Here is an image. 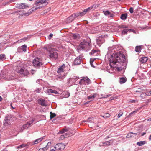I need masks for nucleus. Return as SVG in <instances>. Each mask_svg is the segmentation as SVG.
<instances>
[{"label": "nucleus", "instance_id": "1", "mask_svg": "<svg viewBox=\"0 0 151 151\" xmlns=\"http://www.w3.org/2000/svg\"><path fill=\"white\" fill-rule=\"evenodd\" d=\"M126 60L125 55L121 52L117 54H113L109 58V64L111 68H115L119 71L124 68V66L123 65Z\"/></svg>", "mask_w": 151, "mask_h": 151}, {"label": "nucleus", "instance_id": "2", "mask_svg": "<svg viewBox=\"0 0 151 151\" xmlns=\"http://www.w3.org/2000/svg\"><path fill=\"white\" fill-rule=\"evenodd\" d=\"M91 47L90 42L84 41L80 43L78 50V52L81 50L87 51L91 50Z\"/></svg>", "mask_w": 151, "mask_h": 151}, {"label": "nucleus", "instance_id": "3", "mask_svg": "<svg viewBox=\"0 0 151 151\" xmlns=\"http://www.w3.org/2000/svg\"><path fill=\"white\" fill-rule=\"evenodd\" d=\"M92 7H89L84 9L83 11L82 12H78L77 13H75L72 14L73 17L74 19L76 18H79L85 15L88 12H89L92 9Z\"/></svg>", "mask_w": 151, "mask_h": 151}, {"label": "nucleus", "instance_id": "4", "mask_svg": "<svg viewBox=\"0 0 151 151\" xmlns=\"http://www.w3.org/2000/svg\"><path fill=\"white\" fill-rule=\"evenodd\" d=\"M33 64L35 68H39L40 66L42 65V59L37 57L35 58L33 60Z\"/></svg>", "mask_w": 151, "mask_h": 151}, {"label": "nucleus", "instance_id": "5", "mask_svg": "<svg viewBox=\"0 0 151 151\" xmlns=\"http://www.w3.org/2000/svg\"><path fill=\"white\" fill-rule=\"evenodd\" d=\"M65 67V65L64 64H63L58 69L57 73L58 74L57 76L59 78L62 79L64 77L65 74L63 73V72Z\"/></svg>", "mask_w": 151, "mask_h": 151}, {"label": "nucleus", "instance_id": "6", "mask_svg": "<svg viewBox=\"0 0 151 151\" xmlns=\"http://www.w3.org/2000/svg\"><path fill=\"white\" fill-rule=\"evenodd\" d=\"M90 79L87 77H83L81 79L79 82V83L81 85H88L91 83Z\"/></svg>", "mask_w": 151, "mask_h": 151}, {"label": "nucleus", "instance_id": "7", "mask_svg": "<svg viewBox=\"0 0 151 151\" xmlns=\"http://www.w3.org/2000/svg\"><path fill=\"white\" fill-rule=\"evenodd\" d=\"M87 122L89 123L88 125L90 127L92 128V127H94L96 125V119H94L93 117L88 118L87 119Z\"/></svg>", "mask_w": 151, "mask_h": 151}, {"label": "nucleus", "instance_id": "8", "mask_svg": "<svg viewBox=\"0 0 151 151\" xmlns=\"http://www.w3.org/2000/svg\"><path fill=\"white\" fill-rule=\"evenodd\" d=\"M49 54L50 57L52 59H55L58 57V53L52 50H49Z\"/></svg>", "mask_w": 151, "mask_h": 151}, {"label": "nucleus", "instance_id": "9", "mask_svg": "<svg viewBox=\"0 0 151 151\" xmlns=\"http://www.w3.org/2000/svg\"><path fill=\"white\" fill-rule=\"evenodd\" d=\"M18 73L23 76H27L29 74V72L25 70L24 67H21L18 68L17 70Z\"/></svg>", "mask_w": 151, "mask_h": 151}, {"label": "nucleus", "instance_id": "10", "mask_svg": "<svg viewBox=\"0 0 151 151\" xmlns=\"http://www.w3.org/2000/svg\"><path fill=\"white\" fill-rule=\"evenodd\" d=\"M65 145L63 143H59L55 145L54 147L56 150H63L65 147Z\"/></svg>", "mask_w": 151, "mask_h": 151}, {"label": "nucleus", "instance_id": "11", "mask_svg": "<svg viewBox=\"0 0 151 151\" xmlns=\"http://www.w3.org/2000/svg\"><path fill=\"white\" fill-rule=\"evenodd\" d=\"M26 49H27L26 45H23L21 47L18 48L17 52L19 53L22 52H26Z\"/></svg>", "mask_w": 151, "mask_h": 151}, {"label": "nucleus", "instance_id": "12", "mask_svg": "<svg viewBox=\"0 0 151 151\" xmlns=\"http://www.w3.org/2000/svg\"><path fill=\"white\" fill-rule=\"evenodd\" d=\"M104 36L102 35L101 37H99L96 39V42L98 45L99 46H100L101 44L103 43L104 41V39L103 38Z\"/></svg>", "mask_w": 151, "mask_h": 151}, {"label": "nucleus", "instance_id": "13", "mask_svg": "<svg viewBox=\"0 0 151 151\" xmlns=\"http://www.w3.org/2000/svg\"><path fill=\"white\" fill-rule=\"evenodd\" d=\"M81 58L80 56L77 57L74 60V64L75 65L80 64L81 63Z\"/></svg>", "mask_w": 151, "mask_h": 151}, {"label": "nucleus", "instance_id": "14", "mask_svg": "<svg viewBox=\"0 0 151 151\" xmlns=\"http://www.w3.org/2000/svg\"><path fill=\"white\" fill-rule=\"evenodd\" d=\"M38 102L39 104L43 106H46L47 105L45 100L42 98H40L38 100Z\"/></svg>", "mask_w": 151, "mask_h": 151}, {"label": "nucleus", "instance_id": "15", "mask_svg": "<svg viewBox=\"0 0 151 151\" xmlns=\"http://www.w3.org/2000/svg\"><path fill=\"white\" fill-rule=\"evenodd\" d=\"M11 117L10 116H6L5 119L4 124L5 126L9 125L11 124Z\"/></svg>", "mask_w": 151, "mask_h": 151}, {"label": "nucleus", "instance_id": "16", "mask_svg": "<svg viewBox=\"0 0 151 151\" xmlns=\"http://www.w3.org/2000/svg\"><path fill=\"white\" fill-rule=\"evenodd\" d=\"M17 7L20 9H24L28 7L25 3H21L17 5Z\"/></svg>", "mask_w": 151, "mask_h": 151}, {"label": "nucleus", "instance_id": "17", "mask_svg": "<svg viewBox=\"0 0 151 151\" xmlns=\"http://www.w3.org/2000/svg\"><path fill=\"white\" fill-rule=\"evenodd\" d=\"M51 145V142H48L45 147L39 149L38 151H45V150H47L50 147Z\"/></svg>", "mask_w": 151, "mask_h": 151}, {"label": "nucleus", "instance_id": "18", "mask_svg": "<svg viewBox=\"0 0 151 151\" xmlns=\"http://www.w3.org/2000/svg\"><path fill=\"white\" fill-rule=\"evenodd\" d=\"M74 20L73 17L72 15L68 17L67 19L65 21L67 23H70L72 22Z\"/></svg>", "mask_w": 151, "mask_h": 151}, {"label": "nucleus", "instance_id": "19", "mask_svg": "<svg viewBox=\"0 0 151 151\" xmlns=\"http://www.w3.org/2000/svg\"><path fill=\"white\" fill-rule=\"evenodd\" d=\"M115 141L114 140H111L108 141H107L104 143V144L105 145H106L107 146H109L110 145L113 144V143Z\"/></svg>", "mask_w": 151, "mask_h": 151}, {"label": "nucleus", "instance_id": "20", "mask_svg": "<svg viewBox=\"0 0 151 151\" xmlns=\"http://www.w3.org/2000/svg\"><path fill=\"white\" fill-rule=\"evenodd\" d=\"M99 53V50H93L90 53V55H93L95 56L97 55Z\"/></svg>", "mask_w": 151, "mask_h": 151}, {"label": "nucleus", "instance_id": "21", "mask_svg": "<svg viewBox=\"0 0 151 151\" xmlns=\"http://www.w3.org/2000/svg\"><path fill=\"white\" fill-rule=\"evenodd\" d=\"M43 137H41L40 138H39V139H38L34 141L33 142V145H35L39 143L41 141H42L43 139Z\"/></svg>", "mask_w": 151, "mask_h": 151}, {"label": "nucleus", "instance_id": "22", "mask_svg": "<svg viewBox=\"0 0 151 151\" xmlns=\"http://www.w3.org/2000/svg\"><path fill=\"white\" fill-rule=\"evenodd\" d=\"M62 95L63 97L67 98L69 96L70 93L67 91H64L62 92Z\"/></svg>", "mask_w": 151, "mask_h": 151}, {"label": "nucleus", "instance_id": "23", "mask_svg": "<svg viewBox=\"0 0 151 151\" xmlns=\"http://www.w3.org/2000/svg\"><path fill=\"white\" fill-rule=\"evenodd\" d=\"M147 60V58L145 57H142L140 59V62L142 63H145Z\"/></svg>", "mask_w": 151, "mask_h": 151}, {"label": "nucleus", "instance_id": "24", "mask_svg": "<svg viewBox=\"0 0 151 151\" xmlns=\"http://www.w3.org/2000/svg\"><path fill=\"white\" fill-rule=\"evenodd\" d=\"M43 3H46L45 0H38L36 1L35 4L38 6L39 4H42Z\"/></svg>", "mask_w": 151, "mask_h": 151}, {"label": "nucleus", "instance_id": "25", "mask_svg": "<svg viewBox=\"0 0 151 151\" xmlns=\"http://www.w3.org/2000/svg\"><path fill=\"white\" fill-rule=\"evenodd\" d=\"M127 17V13L122 14L121 16V19L123 20H125Z\"/></svg>", "mask_w": 151, "mask_h": 151}, {"label": "nucleus", "instance_id": "26", "mask_svg": "<svg viewBox=\"0 0 151 151\" xmlns=\"http://www.w3.org/2000/svg\"><path fill=\"white\" fill-rule=\"evenodd\" d=\"M127 81V78H126L122 77L120 78L119 82L121 84L125 83Z\"/></svg>", "mask_w": 151, "mask_h": 151}, {"label": "nucleus", "instance_id": "27", "mask_svg": "<svg viewBox=\"0 0 151 151\" xmlns=\"http://www.w3.org/2000/svg\"><path fill=\"white\" fill-rule=\"evenodd\" d=\"M146 143L145 141H141L137 142V145L139 146H141L145 144Z\"/></svg>", "mask_w": 151, "mask_h": 151}, {"label": "nucleus", "instance_id": "28", "mask_svg": "<svg viewBox=\"0 0 151 151\" xmlns=\"http://www.w3.org/2000/svg\"><path fill=\"white\" fill-rule=\"evenodd\" d=\"M132 134H134L135 135L137 134V133H133L132 132L128 133L126 136V137L127 138H129L132 137Z\"/></svg>", "mask_w": 151, "mask_h": 151}, {"label": "nucleus", "instance_id": "29", "mask_svg": "<svg viewBox=\"0 0 151 151\" xmlns=\"http://www.w3.org/2000/svg\"><path fill=\"white\" fill-rule=\"evenodd\" d=\"M101 116L104 118H106L109 117L110 115L109 113H105L104 115H101Z\"/></svg>", "mask_w": 151, "mask_h": 151}, {"label": "nucleus", "instance_id": "30", "mask_svg": "<svg viewBox=\"0 0 151 151\" xmlns=\"http://www.w3.org/2000/svg\"><path fill=\"white\" fill-rule=\"evenodd\" d=\"M141 47L140 46H136L135 48V51L137 52H140Z\"/></svg>", "mask_w": 151, "mask_h": 151}, {"label": "nucleus", "instance_id": "31", "mask_svg": "<svg viewBox=\"0 0 151 151\" xmlns=\"http://www.w3.org/2000/svg\"><path fill=\"white\" fill-rule=\"evenodd\" d=\"M32 12H33V11H32V9H30L28 12H27L26 13H23V14L24 15H25L26 16H28L30 15L31 13Z\"/></svg>", "mask_w": 151, "mask_h": 151}, {"label": "nucleus", "instance_id": "32", "mask_svg": "<svg viewBox=\"0 0 151 151\" xmlns=\"http://www.w3.org/2000/svg\"><path fill=\"white\" fill-rule=\"evenodd\" d=\"M50 119H51L52 118H53L54 117H55L56 116V114H55L54 113H53L52 112H50Z\"/></svg>", "mask_w": 151, "mask_h": 151}, {"label": "nucleus", "instance_id": "33", "mask_svg": "<svg viewBox=\"0 0 151 151\" xmlns=\"http://www.w3.org/2000/svg\"><path fill=\"white\" fill-rule=\"evenodd\" d=\"M96 95V94H94L93 95H92V96L90 95V96H88V99H93L95 97Z\"/></svg>", "mask_w": 151, "mask_h": 151}, {"label": "nucleus", "instance_id": "34", "mask_svg": "<svg viewBox=\"0 0 151 151\" xmlns=\"http://www.w3.org/2000/svg\"><path fill=\"white\" fill-rule=\"evenodd\" d=\"M53 90L51 89H47L46 90V91H45V92H46L49 94L51 93H52Z\"/></svg>", "mask_w": 151, "mask_h": 151}, {"label": "nucleus", "instance_id": "35", "mask_svg": "<svg viewBox=\"0 0 151 151\" xmlns=\"http://www.w3.org/2000/svg\"><path fill=\"white\" fill-rule=\"evenodd\" d=\"M141 107H140L139 108H138V109H137L136 110H135V111H133V112H131V113H130L129 114V116H130L132 114H133L134 113H137V111L140 110L141 109Z\"/></svg>", "mask_w": 151, "mask_h": 151}, {"label": "nucleus", "instance_id": "36", "mask_svg": "<svg viewBox=\"0 0 151 151\" xmlns=\"http://www.w3.org/2000/svg\"><path fill=\"white\" fill-rule=\"evenodd\" d=\"M5 57L4 54H2L0 55V61H3L4 60V58Z\"/></svg>", "mask_w": 151, "mask_h": 151}, {"label": "nucleus", "instance_id": "37", "mask_svg": "<svg viewBox=\"0 0 151 151\" xmlns=\"http://www.w3.org/2000/svg\"><path fill=\"white\" fill-rule=\"evenodd\" d=\"M40 8L41 7L40 6H34L31 9H32V11H33L34 10H36Z\"/></svg>", "mask_w": 151, "mask_h": 151}, {"label": "nucleus", "instance_id": "38", "mask_svg": "<svg viewBox=\"0 0 151 151\" xmlns=\"http://www.w3.org/2000/svg\"><path fill=\"white\" fill-rule=\"evenodd\" d=\"M105 15H109L110 14V12L108 11H103Z\"/></svg>", "mask_w": 151, "mask_h": 151}, {"label": "nucleus", "instance_id": "39", "mask_svg": "<svg viewBox=\"0 0 151 151\" xmlns=\"http://www.w3.org/2000/svg\"><path fill=\"white\" fill-rule=\"evenodd\" d=\"M101 95L102 96V97H101L100 98H105L107 97H109L110 96H111V95H104L103 94H101Z\"/></svg>", "mask_w": 151, "mask_h": 151}, {"label": "nucleus", "instance_id": "40", "mask_svg": "<svg viewBox=\"0 0 151 151\" xmlns=\"http://www.w3.org/2000/svg\"><path fill=\"white\" fill-rule=\"evenodd\" d=\"M26 145L25 144H22L21 145H20L19 146H18L17 147V148H22L23 147H25L26 146Z\"/></svg>", "mask_w": 151, "mask_h": 151}, {"label": "nucleus", "instance_id": "41", "mask_svg": "<svg viewBox=\"0 0 151 151\" xmlns=\"http://www.w3.org/2000/svg\"><path fill=\"white\" fill-rule=\"evenodd\" d=\"M128 32V30L127 29H124L122 31V35H125L126 34L127 32Z\"/></svg>", "mask_w": 151, "mask_h": 151}, {"label": "nucleus", "instance_id": "42", "mask_svg": "<svg viewBox=\"0 0 151 151\" xmlns=\"http://www.w3.org/2000/svg\"><path fill=\"white\" fill-rule=\"evenodd\" d=\"M34 119H33L29 121V122H27V123L28 124V125H29V126L34 121Z\"/></svg>", "mask_w": 151, "mask_h": 151}, {"label": "nucleus", "instance_id": "43", "mask_svg": "<svg viewBox=\"0 0 151 151\" xmlns=\"http://www.w3.org/2000/svg\"><path fill=\"white\" fill-rule=\"evenodd\" d=\"M67 131V130L65 129H63L62 130L60 131L59 132L60 133L62 134L65 132Z\"/></svg>", "mask_w": 151, "mask_h": 151}, {"label": "nucleus", "instance_id": "44", "mask_svg": "<svg viewBox=\"0 0 151 151\" xmlns=\"http://www.w3.org/2000/svg\"><path fill=\"white\" fill-rule=\"evenodd\" d=\"M29 127V125H28V124H27H27H26L24 125L23 126V128L24 129H26V128H28Z\"/></svg>", "mask_w": 151, "mask_h": 151}, {"label": "nucleus", "instance_id": "45", "mask_svg": "<svg viewBox=\"0 0 151 151\" xmlns=\"http://www.w3.org/2000/svg\"><path fill=\"white\" fill-rule=\"evenodd\" d=\"M146 95L148 96H151V90L150 91H147L145 93Z\"/></svg>", "mask_w": 151, "mask_h": 151}, {"label": "nucleus", "instance_id": "46", "mask_svg": "<svg viewBox=\"0 0 151 151\" xmlns=\"http://www.w3.org/2000/svg\"><path fill=\"white\" fill-rule=\"evenodd\" d=\"M120 27L122 28H128V26L124 25H122L120 26Z\"/></svg>", "mask_w": 151, "mask_h": 151}, {"label": "nucleus", "instance_id": "47", "mask_svg": "<svg viewBox=\"0 0 151 151\" xmlns=\"http://www.w3.org/2000/svg\"><path fill=\"white\" fill-rule=\"evenodd\" d=\"M72 36H73V38L76 39L77 38V37H78V35L76 34H73Z\"/></svg>", "mask_w": 151, "mask_h": 151}, {"label": "nucleus", "instance_id": "48", "mask_svg": "<svg viewBox=\"0 0 151 151\" xmlns=\"http://www.w3.org/2000/svg\"><path fill=\"white\" fill-rule=\"evenodd\" d=\"M129 11L131 14L133 13V9L132 7H130L129 9Z\"/></svg>", "mask_w": 151, "mask_h": 151}, {"label": "nucleus", "instance_id": "49", "mask_svg": "<svg viewBox=\"0 0 151 151\" xmlns=\"http://www.w3.org/2000/svg\"><path fill=\"white\" fill-rule=\"evenodd\" d=\"M123 114V113L122 112H120L119 113L118 115V118H119Z\"/></svg>", "mask_w": 151, "mask_h": 151}, {"label": "nucleus", "instance_id": "50", "mask_svg": "<svg viewBox=\"0 0 151 151\" xmlns=\"http://www.w3.org/2000/svg\"><path fill=\"white\" fill-rule=\"evenodd\" d=\"M128 31L129 32H132L133 33H135V31L134 30L132 29H128Z\"/></svg>", "mask_w": 151, "mask_h": 151}, {"label": "nucleus", "instance_id": "51", "mask_svg": "<svg viewBox=\"0 0 151 151\" xmlns=\"http://www.w3.org/2000/svg\"><path fill=\"white\" fill-rule=\"evenodd\" d=\"M41 89L40 88H38L37 90H36V91L37 93H39L40 92Z\"/></svg>", "mask_w": 151, "mask_h": 151}, {"label": "nucleus", "instance_id": "52", "mask_svg": "<svg viewBox=\"0 0 151 151\" xmlns=\"http://www.w3.org/2000/svg\"><path fill=\"white\" fill-rule=\"evenodd\" d=\"M142 91V90L140 88H139L138 90L135 91L137 92H141Z\"/></svg>", "mask_w": 151, "mask_h": 151}, {"label": "nucleus", "instance_id": "53", "mask_svg": "<svg viewBox=\"0 0 151 151\" xmlns=\"http://www.w3.org/2000/svg\"><path fill=\"white\" fill-rule=\"evenodd\" d=\"M52 93H53L55 94H57L58 93L57 92V91L55 90H53V91H52Z\"/></svg>", "mask_w": 151, "mask_h": 151}, {"label": "nucleus", "instance_id": "54", "mask_svg": "<svg viewBox=\"0 0 151 151\" xmlns=\"http://www.w3.org/2000/svg\"><path fill=\"white\" fill-rule=\"evenodd\" d=\"M135 101H136V100H132L130 101L129 102L130 103H132L134 102H135Z\"/></svg>", "mask_w": 151, "mask_h": 151}, {"label": "nucleus", "instance_id": "55", "mask_svg": "<svg viewBox=\"0 0 151 151\" xmlns=\"http://www.w3.org/2000/svg\"><path fill=\"white\" fill-rule=\"evenodd\" d=\"M109 17H113L114 15V14H111V13L110 14H109Z\"/></svg>", "mask_w": 151, "mask_h": 151}, {"label": "nucleus", "instance_id": "56", "mask_svg": "<svg viewBox=\"0 0 151 151\" xmlns=\"http://www.w3.org/2000/svg\"><path fill=\"white\" fill-rule=\"evenodd\" d=\"M93 7L92 8H96V6L95 5H93V6H91L90 7Z\"/></svg>", "mask_w": 151, "mask_h": 151}, {"label": "nucleus", "instance_id": "57", "mask_svg": "<svg viewBox=\"0 0 151 151\" xmlns=\"http://www.w3.org/2000/svg\"><path fill=\"white\" fill-rule=\"evenodd\" d=\"M146 134V133L145 132H143L142 133V134H141V136H144V135H145V134Z\"/></svg>", "mask_w": 151, "mask_h": 151}, {"label": "nucleus", "instance_id": "58", "mask_svg": "<svg viewBox=\"0 0 151 151\" xmlns=\"http://www.w3.org/2000/svg\"><path fill=\"white\" fill-rule=\"evenodd\" d=\"M24 129L23 128V127H22L20 129V131L21 132H22L23 131V130Z\"/></svg>", "mask_w": 151, "mask_h": 151}, {"label": "nucleus", "instance_id": "59", "mask_svg": "<svg viewBox=\"0 0 151 151\" xmlns=\"http://www.w3.org/2000/svg\"><path fill=\"white\" fill-rule=\"evenodd\" d=\"M90 64H91V66L92 67H94V66H93V64L92 63H91V61H90Z\"/></svg>", "mask_w": 151, "mask_h": 151}, {"label": "nucleus", "instance_id": "60", "mask_svg": "<svg viewBox=\"0 0 151 151\" xmlns=\"http://www.w3.org/2000/svg\"><path fill=\"white\" fill-rule=\"evenodd\" d=\"M49 36L51 37H52L53 36V34H50L49 35Z\"/></svg>", "mask_w": 151, "mask_h": 151}, {"label": "nucleus", "instance_id": "61", "mask_svg": "<svg viewBox=\"0 0 151 151\" xmlns=\"http://www.w3.org/2000/svg\"><path fill=\"white\" fill-rule=\"evenodd\" d=\"M147 121H151V118H149L148 119Z\"/></svg>", "mask_w": 151, "mask_h": 151}, {"label": "nucleus", "instance_id": "62", "mask_svg": "<svg viewBox=\"0 0 151 151\" xmlns=\"http://www.w3.org/2000/svg\"><path fill=\"white\" fill-rule=\"evenodd\" d=\"M50 151H55V150L53 149H51Z\"/></svg>", "mask_w": 151, "mask_h": 151}, {"label": "nucleus", "instance_id": "63", "mask_svg": "<svg viewBox=\"0 0 151 151\" xmlns=\"http://www.w3.org/2000/svg\"><path fill=\"white\" fill-rule=\"evenodd\" d=\"M149 139L150 140H151V135H150L149 136Z\"/></svg>", "mask_w": 151, "mask_h": 151}, {"label": "nucleus", "instance_id": "64", "mask_svg": "<svg viewBox=\"0 0 151 151\" xmlns=\"http://www.w3.org/2000/svg\"><path fill=\"white\" fill-rule=\"evenodd\" d=\"M77 78V77H76V78H72L73 79H75V80H76V79Z\"/></svg>", "mask_w": 151, "mask_h": 151}]
</instances>
